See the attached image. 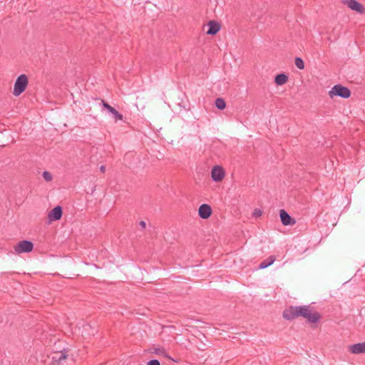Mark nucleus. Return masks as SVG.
I'll return each mask as SVG.
<instances>
[{
	"mask_svg": "<svg viewBox=\"0 0 365 365\" xmlns=\"http://www.w3.org/2000/svg\"><path fill=\"white\" fill-rule=\"evenodd\" d=\"M312 309L309 305L290 306L284 310L282 316L289 321L302 317L306 319L309 323L314 324L321 319V315L317 312H312Z\"/></svg>",
	"mask_w": 365,
	"mask_h": 365,
	"instance_id": "1",
	"label": "nucleus"
},
{
	"mask_svg": "<svg viewBox=\"0 0 365 365\" xmlns=\"http://www.w3.org/2000/svg\"><path fill=\"white\" fill-rule=\"evenodd\" d=\"M29 83L28 77L25 74H21L17 77L14 83L13 94L15 96H20L26 88Z\"/></svg>",
	"mask_w": 365,
	"mask_h": 365,
	"instance_id": "2",
	"label": "nucleus"
},
{
	"mask_svg": "<svg viewBox=\"0 0 365 365\" xmlns=\"http://www.w3.org/2000/svg\"><path fill=\"white\" fill-rule=\"evenodd\" d=\"M329 96L331 98L334 96L348 98L351 96V91L347 87L343 86L341 84H336L329 91Z\"/></svg>",
	"mask_w": 365,
	"mask_h": 365,
	"instance_id": "3",
	"label": "nucleus"
},
{
	"mask_svg": "<svg viewBox=\"0 0 365 365\" xmlns=\"http://www.w3.org/2000/svg\"><path fill=\"white\" fill-rule=\"evenodd\" d=\"M34 249V244L29 240L20 241L14 246V250L17 254L29 253Z\"/></svg>",
	"mask_w": 365,
	"mask_h": 365,
	"instance_id": "4",
	"label": "nucleus"
},
{
	"mask_svg": "<svg viewBox=\"0 0 365 365\" xmlns=\"http://www.w3.org/2000/svg\"><path fill=\"white\" fill-rule=\"evenodd\" d=\"M225 170L220 165H215L211 171V177L215 182H221L225 178Z\"/></svg>",
	"mask_w": 365,
	"mask_h": 365,
	"instance_id": "5",
	"label": "nucleus"
},
{
	"mask_svg": "<svg viewBox=\"0 0 365 365\" xmlns=\"http://www.w3.org/2000/svg\"><path fill=\"white\" fill-rule=\"evenodd\" d=\"M344 4H346L351 10L355 11L359 14L365 12V8L362 4L356 0H344Z\"/></svg>",
	"mask_w": 365,
	"mask_h": 365,
	"instance_id": "6",
	"label": "nucleus"
},
{
	"mask_svg": "<svg viewBox=\"0 0 365 365\" xmlns=\"http://www.w3.org/2000/svg\"><path fill=\"white\" fill-rule=\"evenodd\" d=\"M212 213V207L208 204H202L199 207L198 215L203 220L208 219Z\"/></svg>",
	"mask_w": 365,
	"mask_h": 365,
	"instance_id": "7",
	"label": "nucleus"
},
{
	"mask_svg": "<svg viewBox=\"0 0 365 365\" xmlns=\"http://www.w3.org/2000/svg\"><path fill=\"white\" fill-rule=\"evenodd\" d=\"M279 217L283 225H294L296 223L295 219L292 217L287 212L283 209L279 210Z\"/></svg>",
	"mask_w": 365,
	"mask_h": 365,
	"instance_id": "8",
	"label": "nucleus"
},
{
	"mask_svg": "<svg viewBox=\"0 0 365 365\" xmlns=\"http://www.w3.org/2000/svg\"><path fill=\"white\" fill-rule=\"evenodd\" d=\"M63 210L60 205L56 206L48 214V218L50 222L56 221L61 218Z\"/></svg>",
	"mask_w": 365,
	"mask_h": 365,
	"instance_id": "9",
	"label": "nucleus"
},
{
	"mask_svg": "<svg viewBox=\"0 0 365 365\" xmlns=\"http://www.w3.org/2000/svg\"><path fill=\"white\" fill-rule=\"evenodd\" d=\"M101 103L102 104L103 108L106 109L109 113L113 114L115 122H117L118 120H123V115L120 114V113H118L114 108H113L111 106H110L104 100H101Z\"/></svg>",
	"mask_w": 365,
	"mask_h": 365,
	"instance_id": "10",
	"label": "nucleus"
},
{
	"mask_svg": "<svg viewBox=\"0 0 365 365\" xmlns=\"http://www.w3.org/2000/svg\"><path fill=\"white\" fill-rule=\"evenodd\" d=\"M349 351L354 354H365V341L349 346Z\"/></svg>",
	"mask_w": 365,
	"mask_h": 365,
	"instance_id": "11",
	"label": "nucleus"
},
{
	"mask_svg": "<svg viewBox=\"0 0 365 365\" xmlns=\"http://www.w3.org/2000/svg\"><path fill=\"white\" fill-rule=\"evenodd\" d=\"M208 30L207 31V34L208 35H215L221 28L220 24L215 21H210L207 24Z\"/></svg>",
	"mask_w": 365,
	"mask_h": 365,
	"instance_id": "12",
	"label": "nucleus"
},
{
	"mask_svg": "<svg viewBox=\"0 0 365 365\" xmlns=\"http://www.w3.org/2000/svg\"><path fill=\"white\" fill-rule=\"evenodd\" d=\"M68 356V351L65 350L55 353L52 356V365H55L56 363H61L62 360H67Z\"/></svg>",
	"mask_w": 365,
	"mask_h": 365,
	"instance_id": "13",
	"label": "nucleus"
},
{
	"mask_svg": "<svg viewBox=\"0 0 365 365\" xmlns=\"http://www.w3.org/2000/svg\"><path fill=\"white\" fill-rule=\"evenodd\" d=\"M288 81V76L285 73L277 74L274 78V83L277 86H282Z\"/></svg>",
	"mask_w": 365,
	"mask_h": 365,
	"instance_id": "14",
	"label": "nucleus"
},
{
	"mask_svg": "<svg viewBox=\"0 0 365 365\" xmlns=\"http://www.w3.org/2000/svg\"><path fill=\"white\" fill-rule=\"evenodd\" d=\"M276 257L274 255L269 256L266 259L263 260L259 265V269H265L272 264L275 261Z\"/></svg>",
	"mask_w": 365,
	"mask_h": 365,
	"instance_id": "15",
	"label": "nucleus"
},
{
	"mask_svg": "<svg viewBox=\"0 0 365 365\" xmlns=\"http://www.w3.org/2000/svg\"><path fill=\"white\" fill-rule=\"evenodd\" d=\"M215 104L216 108H217L219 110H223L226 107V103H225V100L222 98H217L215 100Z\"/></svg>",
	"mask_w": 365,
	"mask_h": 365,
	"instance_id": "16",
	"label": "nucleus"
},
{
	"mask_svg": "<svg viewBox=\"0 0 365 365\" xmlns=\"http://www.w3.org/2000/svg\"><path fill=\"white\" fill-rule=\"evenodd\" d=\"M294 63L299 69H301V70L304 69V61L302 60V58H301L299 57H296L295 60H294Z\"/></svg>",
	"mask_w": 365,
	"mask_h": 365,
	"instance_id": "17",
	"label": "nucleus"
},
{
	"mask_svg": "<svg viewBox=\"0 0 365 365\" xmlns=\"http://www.w3.org/2000/svg\"><path fill=\"white\" fill-rule=\"evenodd\" d=\"M42 176L46 182H51L53 179L52 175L48 171H43Z\"/></svg>",
	"mask_w": 365,
	"mask_h": 365,
	"instance_id": "18",
	"label": "nucleus"
},
{
	"mask_svg": "<svg viewBox=\"0 0 365 365\" xmlns=\"http://www.w3.org/2000/svg\"><path fill=\"white\" fill-rule=\"evenodd\" d=\"M147 365H160V363L157 359H152L147 363Z\"/></svg>",
	"mask_w": 365,
	"mask_h": 365,
	"instance_id": "19",
	"label": "nucleus"
},
{
	"mask_svg": "<svg viewBox=\"0 0 365 365\" xmlns=\"http://www.w3.org/2000/svg\"><path fill=\"white\" fill-rule=\"evenodd\" d=\"M262 210H259V209H255V210H254V212H253V215H254L255 217H259V216H261V215H262Z\"/></svg>",
	"mask_w": 365,
	"mask_h": 365,
	"instance_id": "20",
	"label": "nucleus"
},
{
	"mask_svg": "<svg viewBox=\"0 0 365 365\" xmlns=\"http://www.w3.org/2000/svg\"><path fill=\"white\" fill-rule=\"evenodd\" d=\"M154 352H155V354H161V353H163V349H160V348H157V349H155V351H154Z\"/></svg>",
	"mask_w": 365,
	"mask_h": 365,
	"instance_id": "21",
	"label": "nucleus"
},
{
	"mask_svg": "<svg viewBox=\"0 0 365 365\" xmlns=\"http://www.w3.org/2000/svg\"><path fill=\"white\" fill-rule=\"evenodd\" d=\"M139 225H140L141 227L145 228V226H146V223H145V221H143V220H142V221H140V222H139Z\"/></svg>",
	"mask_w": 365,
	"mask_h": 365,
	"instance_id": "22",
	"label": "nucleus"
},
{
	"mask_svg": "<svg viewBox=\"0 0 365 365\" xmlns=\"http://www.w3.org/2000/svg\"><path fill=\"white\" fill-rule=\"evenodd\" d=\"M100 170H101V173H105V171H106V166L105 165H101L100 167Z\"/></svg>",
	"mask_w": 365,
	"mask_h": 365,
	"instance_id": "23",
	"label": "nucleus"
}]
</instances>
